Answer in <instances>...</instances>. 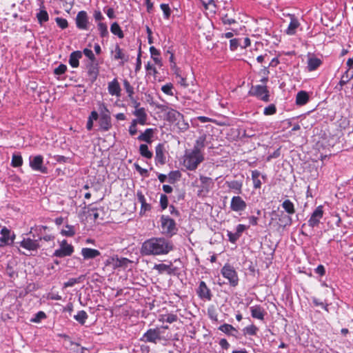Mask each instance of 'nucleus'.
Returning <instances> with one entry per match:
<instances>
[{"label": "nucleus", "mask_w": 353, "mask_h": 353, "mask_svg": "<svg viewBox=\"0 0 353 353\" xmlns=\"http://www.w3.org/2000/svg\"><path fill=\"white\" fill-rule=\"evenodd\" d=\"M134 166L137 172L143 176H148V170L147 169L142 168L138 163H134Z\"/></svg>", "instance_id": "obj_54"}, {"label": "nucleus", "mask_w": 353, "mask_h": 353, "mask_svg": "<svg viewBox=\"0 0 353 353\" xmlns=\"http://www.w3.org/2000/svg\"><path fill=\"white\" fill-rule=\"evenodd\" d=\"M181 177V173L179 171H172L168 174L169 181L170 183L174 182L176 180H178Z\"/></svg>", "instance_id": "obj_48"}, {"label": "nucleus", "mask_w": 353, "mask_h": 353, "mask_svg": "<svg viewBox=\"0 0 353 353\" xmlns=\"http://www.w3.org/2000/svg\"><path fill=\"white\" fill-rule=\"evenodd\" d=\"M281 205L285 211L289 214H293L295 212L294 205L290 200H285Z\"/></svg>", "instance_id": "obj_35"}, {"label": "nucleus", "mask_w": 353, "mask_h": 353, "mask_svg": "<svg viewBox=\"0 0 353 353\" xmlns=\"http://www.w3.org/2000/svg\"><path fill=\"white\" fill-rule=\"evenodd\" d=\"M1 237L0 241L1 243L9 245L13 242V239L10 236V230L6 227H3L1 230Z\"/></svg>", "instance_id": "obj_21"}, {"label": "nucleus", "mask_w": 353, "mask_h": 353, "mask_svg": "<svg viewBox=\"0 0 353 353\" xmlns=\"http://www.w3.org/2000/svg\"><path fill=\"white\" fill-rule=\"evenodd\" d=\"M82 57V52L77 50L72 52L69 58V63L72 68H77L79 65V60Z\"/></svg>", "instance_id": "obj_23"}, {"label": "nucleus", "mask_w": 353, "mask_h": 353, "mask_svg": "<svg viewBox=\"0 0 353 353\" xmlns=\"http://www.w3.org/2000/svg\"><path fill=\"white\" fill-rule=\"evenodd\" d=\"M322 61L320 59L312 57H309L307 60V70L308 71H314L316 70L321 65Z\"/></svg>", "instance_id": "obj_27"}, {"label": "nucleus", "mask_w": 353, "mask_h": 353, "mask_svg": "<svg viewBox=\"0 0 353 353\" xmlns=\"http://www.w3.org/2000/svg\"><path fill=\"white\" fill-rule=\"evenodd\" d=\"M173 250L172 243L165 238H151L145 241L141 248V253L144 256L164 255Z\"/></svg>", "instance_id": "obj_1"}, {"label": "nucleus", "mask_w": 353, "mask_h": 353, "mask_svg": "<svg viewBox=\"0 0 353 353\" xmlns=\"http://www.w3.org/2000/svg\"><path fill=\"white\" fill-rule=\"evenodd\" d=\"M228 236V239H229V241L232 243H236V241L239 239L240 236L236 234V232L235 233H232V232H230V231H228V234H227Z\"/></svg>", "instance_id": "obj_60"}, {"label": "nucleus", "mask_w": 353, "mask_h": 353, "mask_svg": "<svg viewBox=\"0 0 353 353\" xmlns=\"http://www.w3.org/2000/svg\"><path fill=\"white\" fill-rule=\"evenodd\" d=\"M161 9L162 10V11L163 12V14H164V17L165 19H168L170 16V8L168 6V4H165V3H161Z\"/></svg>", "instance_id": "obj_51"}, {"label": "nucleus", "mask_w": 353, "mask_h": 353, "mask_svg": "<svg viewBox=\"0 0 353 353\" xmlns=\"http://www.w3.org/2000/svg\"><path fill=\"white\" fill-rule=\"evenodd\" d=\"M133 114L137 117V119H133V121H135L137 123L142 125L146 124L148 117L144 108L136 109Z\"/></svg>", "instance_id": "obj_17"}, {"label": "nucleus", "mask_w": 353, "mask_h": 353, "mask_svg": "<svg viewBox=\"0 0 353 353\" xmlns=\"http://www.w3.org/2000/svg\"><path fill=\"white\" fill-rule=\"evenodd\" d=\"M205 138L206 137L205 135H202V136L199 137L196 140L195 144H194V148L192 150V151H194L197 153H201V150L205 147Z\"/></svg>", "instance_id": "obj_31"}, {"label": "nucleus", "mask_w": 353, "mask_h": 353, "mask_svg": "<svg viewBox=\"0 0 353 353\" xmlns=\"http://www.w3.org/2000/svg\"><path fill=\"white\" fill-rule=\"evenodd\" d=\"M55 21L59 27H60L61 29H65L68 26V21L65 19L57 17Z\"/></svg>", "instance_id": "obj_50"}, {"label": "nucleus", "mask_w": 353, "mask_h": 353, "mask_svg": "<svg viewBox=\"0 0 353 353\" xmlns=\"http://www.w3.org/2000/svg\"><path fill=\"white\" fill-rule=\"evenodd\" d=\"M353 79V68H348L342 75L341 79L339 83V90L342 89V87L346 84L349 81Z\"/></svg>", "instance_id": "obj_24"}, {"label": "nucleus", "mask_w": 353, "mask_h": 353, "mask_svg": "<svg viewBox=\"0 0 353 353\" xmlns=\"http://www.w3.org/2000/svg\"><path fill=\"white\" fill-rule=\"evenodd\" d=\"M250 94L251 95L256 96L263 101L268 102L270 101L269 91L265 85H257L252 86L250 91Z\"/></svg>", "instance_id": "obj_10"}, {"label": "nucleus", "mask_w": 353, "mask_h": 353, "mask_svg": "<svg viewBox=\"0 0 353 353\" xmlns=\"http://www.w3.org/2000/svg\"><path fill=\"white\" fill-rule=\"evenodd\" d=\"M251 315L253 318L263 321L265 314L264 309L260 305L250 307Z\"/></svg>", "instance_id": "obj_18"}, {"label": "nucleus", "mask_w": 353, "mask_h": 353, "mask_svg": "<svg viewBox=\"0 0 353 353\" xmlns=\"http://www.w3.org/2000/svg\"><path fill=\"white\" fill-rule=\"evenodd\" d=\"M309 101V95L305 91H300L297 93L296 97V103L298 105H304Z\"/></svg>", "instance_id": "obj_28"}, {"label": "nucleus", "mask_w": 353, "mask_h": 353, "mask_svg": "<svg viewBox=\"0 0 353 353\" xmlns=\"http://www.w3.org/2000/svg\"><path fill=\"white\" fill-rule=\"evenodd\" d=\"M137 123L135 121H132L131 125L129 127V133L131 136H134L137 133Z\"/></svg>", "instance_id": "obj_61"}, {"label": "nucleus", "mask_w": 353, "mask_h": 353, "mask_svg": "<svg viewBox=\"0 0 353 353\" xmlns=\"http://www.w3.org/2000/svg\"><path fill=\"white\" fill-rule=\"evenodd\" d=\"M93 17L96 21L101 22V21L104 19V17L99 10H95L94 11Z\"/></svg>", "instance_id": "obj_62"}, {"label": "nucleus", "mask_w": 353, "mask_h": 353, "mask_svg": "<svg viewBox=\"0 0 353 353\" xmlns=\"http://www.w3.org/2000/svg\"><path fill=\"white\" fill-rule=\"evenodd\" d=\"M241 41L240 39H232L230 41V50L234 51L239 46H241Z\"/></svg>", "instance_id": "obj_46"}, {"label": "nucleus", "mask_w": 353, "mask_h": 353, "mask_svg": "<svg viewBox=\"0 0 353 353\" xmlns=\"http://www.w3.org/2000/svg\"><path fill=\"white\" fill-rule=\"evenodd\" d=\"M63 235L66 236H72L75 234L74 227L70 225H66L65 229H63L61 232Z\"/></svg>", "instance_id": "obj_43"}, {"label": "nucleus", "mask_w": 353, "mask_h": 353, "mask_svg": "<svg viewBox=\"0 0 353 353\" xmlns=\"http://www.w3.org/2000/svg\"><path fill=\"white\" fill-rule=\"evenodd\" d=\"M247 204L239 196H234L232 198L230 202V209L234 212H241L245 210Z\"/></svg>", "instance_id": "obj_14"}, {"label": "nucleus", "mask_w": 353, "mask_h": 353, "mask_svg": "<svg viewBox=\"0 0 353 353\" xmlns=\"http://www.w3.org/2000/svg\"><path fill=\"white\" fill-rule=\"evenodd\" d=\"M172 85L171 83H167L162 86L161 90L168 95H173L172 91Z\"/></svg>", "instance_id": "obj_59"}, {"label": "nucleus", "mask_w": 353, "mask_h": 353, "mask_svg": "<svg viewBox=\"0 0 353 353\" xmlns=\"http://www.w3.org/2000/svg\"><path fill=\"white\" fill-rule=\"evenodd\" d=\"M99 64L97 61H88L86 65L88 74L92 82H94L99 74Z\"/></svg>", "instance_id": "obj_16"}, {"label": "nucleus", "mask_w": 353, "mask_h": 353, "mask_svg": "<svg viewBox=\"0 0 353 353\" xmlns=\"http://www.w3.org/2000/svg\"><path fill=\"white\" fill-rule=\"evenodd\" d=\"M219 330L228 335L235 336L238 332L237 330L232 325L224 323L219 327Z\"/></svg>", "instance_id": "obj_29"}, {"label": "nucleus", "mask_w": 353, "mask_h": 353, "mask_svg": "<svg viewBox=\"0 0 353 353\" xmlns=\"http://www.w3.org/2000/svg\"><path fill=\"white\" fill-rule=\"evenodd\" d=\"M160 205L163 210L167 208L168 205V196L165 194H161L160 197Z\"/></svg>", "instance_id": "obj_55"}, {"label": "nucleus", "mask_w": 353, "mask_h": 353, "mask_svg": "<svg viewBox=\"0 0 353 353\" xmlns=\"http://www.w3.org/2000/svg\"><path fill=\"white\" fill-rule=\"evenodd\" d=\"M83 276L81 275L78 278H71L67 282L63 283V288H66L68 287H72L77 283H79L82 281Z\"/></svg>", "instance_id": "obj_41"}, {"label": "nucleus", "mask_w": 353, "mask_h": 353, "mask_svg": "<svg viewBox=\"0 0 353 353\" xmlns=\"http://www.w3.org/2000/svg\"><path fill=\"white\" fill-rule=\"evenodd\" d=\"M167 115L168 119L170 121H178L183 119V115L178 111L173 109L168 110Z\"/></svg>", "instance_id": "obj_33"}, {"label": "nucleus", "mask_w": 353, "mask_h": 353, "mask_svg": "<svg viewBox=\"0 0 353 353\" xmlns=\"http://www.w3.org/2000/svg\"><path fill=\"white\" fill-rule=\"evenodd\" d=\"M81 254L84 259H94L101 254L100 252L97 250L83 248L81 250Z\"/></svg>", "instance_id": "obj_19"}, {"label": "nucleus", "mask_w": 353, "mask_h": 353, "mask_svg": "<svg viewBox=\"0 0 353 353\" xmlns=\"http://www.w3.org/2000/svg\"><path fill=\"white\" fill-rule=\"evenodd\" d=\"M257 330H258V328L254 325H249V326L245 327V329H244L245 334L250 335V336L255 335L256 334Z\"/></svg>", "instance_id": "obj_49"}, {"label": "nucleus", "mask_w": 353, "mask_h": 353, "mask_svg": "<svg viewBox=\"0 0 353 353\" xmlns=\"http://www.w3.org/2000/svg\"><path fill=\"white\" fill-rule=\"evenodd\" d=\"M276 112V106L274 104H270L268 107L265 108L263 114L265 115H272Z\"/></svg>", "instance_id": "obj_47"}, {"label": "nucleus", "mask_w": 353, "mask_h": 353, "mask_svg": "<svg viewBox=\"0 0 353 353\" xmlns=\"http://www.w3.org/2000/svg\"><path fill=\"white\" fill-rule=\"evenodd\" d=\"M299 26L300 23L299 20L294 16H291L290 24L285 31L286 34L288 35H294Z\"/></svg>", "instance_id": "obj_22"}, {"label": "nucleus", "mask_w": 353, "mask_h": 353, "mask_svg": "<svg viewBox=\"0 0 353 353\" xmlns=\"http://www.w3.org/2000/svg\"><path fill=\"white\" fill-rule=\"evenodd\" d=\"M222 22L225 25H232L236 23V20L228 16V14L222 17Z\"/></svg>", "instance_id": "obj_53"}, {"label": "nucleus", "mask_w": 353, "mask_h": 353, "mask_svg": "<svg viewBox=\"0 0 353 353\" xmlns=\"http://www.w3.org/2000/svg\"><path fill=\"white\" fill-rule=\"evenodd\" d=\"M145 343H157L160 341H167V338L162 335L160 328L149 329L145 332L140 339Z\"/></svg>", "instance_id": "obj_4"}, {"label": "nucleus", "mask_w": 353, "mask_h": 353, "mask_svg": "<svg viewBox=\"0 0 353 353\" xmlns=\"http://www.w3.org/2000/svg\"><path fill=\"white\" fill-rule=\"evenodd\" d=\"M88 317V316L84 310L79 311L78 313L74 316V319L81 325L85 323Z\"/></svg>", "instance_id": "obj_39"}, {"label": "nucleus", "mask_w": 353, "mask_h": 353, "mask_svg": "<svg viewBox=\"0 0 353 353\" xmlns=\"http://www.w3.org/2000/svg\"><path fill=\"white\" fill-rule=\"evenodd\" d=\"M101 117L99 118V125L103 131L109 130L112 127L110 112L107 107L102 104L100 106Z\"/></svg>", "instance_id": "obj_7"}, {"label": "nucleus", "mask_w": 353, "mask_h": 353, "mask_svg": "<svg viewBox=\"0 0 353 353\" xmlns=\"http://www.w3.org/2000/svg\"><path fill=\"white\" fill-rule=\"evenodd\" d=\"M46 318L45 312L40 311L35 314L34 318L31 321L34 323H39L41 319Z\"/></svg>", "instance_id": "obj_56"}, {"label": "nucleus", "mask_w": 353, "mask_h": 353, "mask_svg": "<svg viewBox=\"0 0 353 353\" xmlns=\"http://www.w3.org/2000/svg\"><path fill=\"white\" fill-rule=\"evenodd\" d=\"M196 293L200 299L207 301H210L212 296L210 288L203 281H200Z\"/></svg>", "instance_id": "obj_13"}, {"label": "nucleus", "mask_w": 353, "mask_h": 353, "mask_svg": "<svg viewBox=\"0 0 353 353\" xmlns=\"http://www.w3.org/2000/svg\"><path fill=\"white\" fill-rule=\"evenodd\" d=\"M176 125H178L179 129L180 130H181V131H185L189 128L188 123H185L183 121V118L182 119H181V120H178V122H177Z\"/></svg>", "instance_id": "obj_57"}, {"label": "nucleus", "mask_w": 353, "mask_h": 353, "mask_svg": "<svg viewBox=\"0 0 353 353\" xmlns=\"http://www.w3.org/2000/svg\"><path fill=\"white\" fill-rule=\"evenodd\" d=\"M110 31L113 34L117 35L120 39H123L124 37V34L117 22H114L111 25Z\"/></svg>", "instance_id": "obj_36"}, {"label": "nucleus", "mask_w": 353, "mask_h": 353, "mask_svg": "<svg viewBox=\"0 0 353 353\" xmlns=\"http://www.w3.org/2000/svg\"><path fill=\"white\" fill-rule=\"evenodd\" d=\"M76 25L80 30H87L88 25V17L85 11H80L76 17Z\"/></svg>", "instance_id": "obj_15"}, {"label": "nucleus", "mask_w": 353, "mask_h": 353, "mask_svg": "<svg viewBox=\"0 0 353 353\" xmlns=\"http://www.w3.org/2000/svg\"><path fill=\"white\" fill-rule=\"evenodd\" d=\"M83 53L89 59V61H97L92 51L88 48H85Z\"/></svg>", "instance_id": "obj_52"}, {"label": "nucleus", "mask_w": 353, "mask_h": 353, "mask_svg": "<svg viewBox=\"0 0 353 353\" xmlns=\"http://www.w3.org/2000/svg\"><path fill=\"white\" fill-rule=\"evenodd\" d=\"M137 201L141 203V213L143 212L148 211L151 209V206L150 204L147 203L145 196L142 193L141 191H137Z\"/></svg>", "instance_id": "obj_25"}, {"label": "nucleus", "mask_w": 353, "mask_h": 353, "mask_svg": "<svg viewBox=\"0 0 353 353\" xmlns=\"http://www.w3.org/2000/svg\"><path fill=\"white\" fill-rule=\"evenodd\" d=\"M162 232L172 236L177 232V228L174 220L168 216L163 215L161 218Z\"/></svg>", "instance_id": "obj_5"}, {"label": "nucleus", "mask_w": 353, "mask_h": 353, "mask_svg": "<svg viewBox=\"0 0 353 353\" xmlns=\"http://www.w3.org/2000/svg\"><path fill=\"white\" fill-rule=\"evenodd\" d=\"M39 22L41 24L48 21V14L46 10H41L37 15Z\"/></svg>", "instance_id": "obj_44"}, {"label": "nucleus", "mask_w": 353, "mask_h": 353, "mask_svg": "<svg viewBox=\"0 0 353 353\" xmlns=\"http://www.w3.org/2000/svg\"><path fill=\"white\" fill-rule=\"evenodd\" d=\"M221 274L229 281L230 284L235 287L239 283V277L234 268L229 264H225L221 269Z\"/></svg>", "instance_id": "obj_6"}, {"label": "nucleus", "mask_w": 353, "mask_h": 353, "mask_svg": "<svg viewBox=\"0 0 353 353\" xmlns=\"http://www.w3.org/2000/svg\"><path fill=\"white\" fill-rule=\"evenodd\" d=\"M43 157L41 155L30 157V166L34 170L42 174L48 172V168L43 165Z\"/></svg>", "instance_id": "obj_9"}, {"label": "nucleus", "mask_w": 353, "mask_h": 353, "mask_svg": "<svg viewBox=\"0 0 353 353\" xmlns=\"http://www.w3.org/2000/svg\"><path fill=\"white\" fill-rule=\"evenodd\" d=\"M204 160L202 153L194 151H186L183 157V165L189 170H194Z\"/></svg>", "instance_id": "obj_2"}, {"label": "nucleus", "mask_w": 353, "mask_h": 353, "mask_svg": "<svg viewBox=\"0 0 353 353\" xmlns=\"http://www.w3.org/2000/svg\"><path fill=\"white\" fill-rule=\"evenodd\" d=\"M154 130L152 128H148L144 132L141 133L139 137V141H145L146 143H152V137L153 136Z\"/></svg>", "instance_id": "obj_30"}, {"label": "nucleus", "mask_w": 353, "mask_h": 353, "mask_svg": "<svg viewBox=\"0 0 353 353\" xmlns=\"http://www.w3.org/2000/svg\"><path fill=\"white\" fill-rule=\"evenodd\" d=\"M154 269L157 270L160 274L164 272H168L169 274L171 273L170 265H166L165 263L156 264L154 267Z\"/></svg>", "instance_id": "obj_42"}, {"label": "nucleus", "mask_w": 353, "mask_h": 353, "mask_svg": "<svg viewBox=\"0 0 353 353\" xmlns=\"http://www.w3.org/2000/svg\"><path fill=\"white\" fill-rule=\"evenodd\" d=\"M98 30L99 31L101 37H106L108 36V26L103 22H99L97 24Z\"/></svg>", "instance_id": "obj_40"}, {"label": "nucleus", "mask_w": 353, "mask_h": 353, "mask_svg": "<svg viewBox=\"0 0 353 353\" xmlns=\"http://www.w3.org/2000/svg\"><path fill=\"white\" fill-rule=\"evenodd\" d=\"M165 148L163 143H159L155 148V163L164 165L166 163Z\"/></svg>", "instance_id": "obj_11"}, {"label": "nucleus", "mask_w": 353, "mask_h": 353, "mask_svg": "<svg viewBox=\"0 0 353 353\" xmlns=\"http://www.w3.org/2000/svg\"><path fill=\"white\" fill-rule=\"evenodd\" d=\"M177 320H178V316L176 314H168L166 319H165V322L172 323L177 321Z\"/></svg>", "instance_id": "obj_63"}, {"label": "nucleus", "mask_w": 353, "mask_h": 353, "mask_svg": "<svg viewBox=\"0 0 353 353\" xmlns=\"http://www.w3.org/2000/svg\"><path fill=\"white\" fill-rule=\"evenodd\" d=\"M225 184L236 194H241L242 192L243 183L242 181L234 180L231 181H226Z\"/></svg>", "instance_id": "obj_26"}, {"label": "nucleus", "mask_w": 353, "mask_h": 353, "mask_svg": "<svg viewBox=\"0 0 353 353\" xmlns=\"http://www.w3.org/2000/svg\"><path fill=\"white\" fill-rule=\"evenodd\" d=\"M41 241V238L37 239H32L31 238H23V239L19 243L20 246L26 249L28 253L23 252L26 256H34L37 252L38 249L41 247L39 242Z\"/></svg>", "instance_id": "obj_3"}, {"label": "nucleus", "mask_w": 353, "mask_h": 353, "mask_svg": "<svg viewBox=\"0 0 353 353\" xmlns=\"http://www.w3.org/2000/svg\"><path fill=\"white\" fill-rule=\"evenodd\" d=\"M23 164V159L20 154H13L12 157L11 165L12 167L17 168Z\"/></svg>", "instance_id": "obj_38"}, {"label": "nucleus", "mask_w": 353, "mask_h": 353, "mask_svg": "<svg viewBox=\"0 0 353 353\" xmlns=\"http://www.w3.org/2000/svg\"><path fill=\"white\" fill-rule=\"evenodd\" d=\"M139 152L140 154L146 158L150 159L153 154L151 151L149 150L148 146L146 144H141L139 146Z\"/></svg>", "instance_id": "obj_37"}, {"label": "nucleus", "mask_w": 353, "mask_h": 353, "mask_svg": "<svg viewBox=\"0 0 353 353\" xmlns=\"http://www.w3.org/2000/svg\"><path fill=\"white\" fill-rule=\"evenodd\" d=\"M323 206H318L312 212L310 219L308 220V225L312 228L319 225L320 220L323 218Z\"/></svg>", "instance_id": "obj_12"}, {"label": "nucleus", "mask_w": 353, "mask_h": 353, "mask_svg": "<svg viewBox=\"0 0 353 353\" xmlns=\"http://www.w3.org/2000/svg\"><path fill=\"white\" fill-rule=\"evenodd\" d=\"M67 70V66L64 64H60L57 68L54 69V74L61 75L65 72Z\"/></svg>", "instance_id": "obj_58"}, {"label": "nucleus", "mask_w": 353, "mask_h": 353, "mask_svg": "<svg viewBox=\"0 0 353 353\" xmlns=\"http://www.w3.org/2000/svg\"><path fill=\"white\" fill-rule=\"evenodd\" d=\"M199 179L201 183L202 187L207 190L211 188L214 185L213 180L210 177L201 175L199 177Z\"/></svg>", "instance_id": "obj_34"}, {"label": "nucleus", "mask_w": 353, "mask_h": 353, "mask_svg": "<svg viewBox=\"0 0 353 353\" xmlns=\"http://www.w3.org/2000/svg\"><path fill=\"white\" fill-rule=\"evenodd\" d=\"M114 58L116 60L121 59L123 62H127L128 61V56L123 52V50L119 45H116L115 46Z\"/></svg>", "instance_id": "obj_32"}, {"label": "nucleus", "mask_w": 353, "mask_h": 353, "mask_svg": "<svg viewBox=\"0 0 353 353\" xmlns=\"http://www.w3.org/2000/svg\"><path fill=\"white\" fill-rule=\"evenodd\" d=\"M73 252L74 247L68 244L66 240H63L60 243V248L54 251L53 256L63 258L71 256Z\"/></svg>", "instance_id": "obj_8"}, {"label": "nucleus", "mask_w": 353, "mask_h": 353, "mask_svg": "<svg viewBox=\"0 0 353 353\" xmlns=\"http://www.w3.org/2000/svg\"><path fill=\"white\" fill-rule=\"evenodd\" d=\"M123 86H124V88H125L126 92L128 94V97L130 99H132V95L134 94V88L130 85V83H129V81L128 80H124L123 81Z\"/></svg>", "instance_id": "obj_45"}, {"label": "nucleus", "mask_w": 353, "mask_h": 353, "mask_svg": "<svg viewBox=\"0 0 353 353\" xmlns=\"http://www.w3.org/2000/svg\"><path fill=\"white\" fill-rule=\"evenodd\" d=\"M108 89L110 94L112 96L119 97L121 94V88L116 79L108 83Z\"/></svg>", "instance_id": "obj_20"}, {"label": "nucleus", "mask_w": 353, "mask_h": 353, "mask_svg": "<svg viewBox=\"0 0 353 353\" xmlns=\"http://www.w3.org/2000/svg\"><path fill=\"white\" fill-rule=\"evenodd\" d=\"M249 228V226H246L245 225H243V224H239L237 226H236V233L238 234L240 236L241 235V234L245 230H247L248 228Z\"/></svg>", "instance_id": "obj_64"}]
</instances>
